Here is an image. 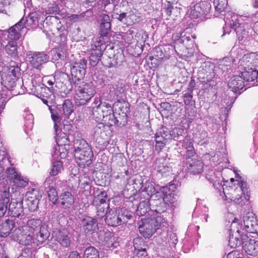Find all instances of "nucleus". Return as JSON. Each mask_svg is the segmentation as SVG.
Segmentation results:
<instances>
[{"label":"nucleus","mask_w":258,"mask_h":258,"mask_svg":"<svg viewBox=\"0 0 258 258\" xmlns=\"http://www.w3.org/2000/svg\"><path fill=\"white\" fill-rule=\"evenodd\" d=\"M92 111V114L94 117L100 120L101 117L103 116V102L100 97H95L90 107Z\"/></svg>","instance_id":"obj_28"},{"label":"nucleus","mask_w":258,"mask_h":258,"mask_svg":"<svg viewBox=\"0 0 258 258\" xmlns=\"http://www.w3.org/2000/svg\"><path fill=\"white\" fill-rule=\"evenodd\" d=\"M184 134V130L182 127H175L170 133V137L175 140H178Z\"/></svg>","instance_id":"obj_60"},{"label":"nucleus","mask_w":258,"mask_h":258,"mask_svg":"<svg viewBox=\"0 0 258 258\" xmlns=\"http://www.w3.org/2000/svg\"><path fill=\"white\" fill-rule=\"evenodd\" d=\"M91 147L88 143L83 139L75 138L74 141V152L87 150V149H91Z\"/></svg>","instance_id":"obj_45"},{"label":"nucleus","mask_w":258,"mask_h":258,"mask_svg":"<svg viewBox=\"0 0 258 258\" xmlns=\"http://www.w3.org/2000/svg\"><path fill=\"white\" fill-rule=\"evenodd\" d=\"M229 88L234 94L243 91V89L246 86L242 77L240 75H234L230 78L228 84Z\"/></svg>","instance_id":"obj_26"},{"label":"nucleus","mask_w":258,"mask_h":258,"mask_svg":"<svg viewBox=\"0 0 258 258\" xmlns=\"http://www.w3.org/2000/svg\"><path fill=\"white\" fill-rule=\"evenodd\" d=\"M26 58L33 68L39 71L49 59L44 51H29L26 53Z\"/></svg>","instance_id":"obj_10"},{"label":"nucleus","mask_w":258,"mask_h":258,"mask_svg":"<svg viewBox=\"0 0 258 258\" xmlns=\"http://www.w3.org/2000/svg\"><path fill=\"white\" fill-rule=\"evenodd\" d=\"M163 9L167 17L172 15L173 17H177L180 14V9L177 7H174L173 4L168 1L166 2V4H165Z\"/></svg>","instance_id":"obj_46"},{"label":"nucleus","mask_w":258,"mask_h":258,"mask_svg":"<svg viewBox=\"0 0 258 258\" xmlns=\"http://www.w3.org/2000/svg\"><path fill=\"white\" fill-rule=\"evenodd\" d=\"M114 105L118 108V110L115 109L117 112L127 114L130 112V103L123 99H118Z\"/></svg>","instance_id":"obj_44"},{"label":"nucleus","mask_w":258,"mask_h":258,"mask_svg":"<svg viewBox=\"0 0 258 258\" xmlns=\"http://www.w3.org/2000/svg\"><path fill=\"white\" fill-rule=\"evenodd\" d=\"M63 114L68 117L73 112V105L72 101L69 99L65 100L61 107Z\"/></svg>","instance_id":"obj_53"},{"label":"nucleus","mask_w":258,"mask_h":258,"mask_svg":"<svg viewBox=\"0 0 258 258\" xmlns=\"http://www.w3.org/2000/svg\"><path fill=\"white\" fill-rule=\"evenodd\" d=\"M11 165L10 161L9 160V156L1 157L0 155V176H3L5 170L7 175H8V170L9 169H15L14 168L9 167Z\"/></svg>","instance_id":"obj_47"},{"label":"nucleus","mask_w":258,"mask_h":258,"mask_svg":"<svg viewBox=\"0 0 258 258\" xmlns=\"http://www.w3.org/2000/svg\"><path fill=\"white\" fill-rule=\"evenodd\" d=\"M24 21V18H23L9 29V35L11 39L17 40L20 38L22 34L21 31L25 27Z\"/></svg>","instance_id":"obj_31"},{"label":"nucleus","mask_w":258,"mask_h":258,"mask_svg":"<svg viewBox=\"0 0 258 258\" xmlns=\"http://www.w3.org/2000/svg\"><path fill=\"white\" fill-rule=\"evenodd\" d=\"M10 187L0 182V218L3 217L8 210L10 202Z\"/></svg>","instance_id":"obj_18"},{"label":"nucleus","mask_w":258,"mask_h":258,"mask_svg":"<svg viewBox=\"0 0 258 258\" xmlns=\"http://www.w3.org/2000/svg\"><path fill=\"white\" fill-rule=\"evenodd\" d=\"M215 68L214 64H206L205 69L198 73V78L201 82L205 84L206 89L213 88L217 84L218 78L216 77Z\"/></svg>","instance_id":"obj_8"},{"label":"nucleus","mask_w":258,"mask_h":258,"mask_svg":"<svg viewBox=\"0 0 258 258\" xmlns=\"http://www.w3.org/2000/svg\"><path fill=\"white\" fill-rule=\"evenodd\" d=\"M258 67V53L252 52L244 54L239 61L240 69L256 70Z\"/></svg>","instance_id":"obj_16"},{"label":"nucleus","mask_w":258,"mask_h":258,"mask_svg":"<svg viewBox=\"0 0 258 258\" xmlns=\"http://www.w3.org/2000/svg\"><path fill=\"white\" fill-rule=\"evenodd\" d=\"M7 180L13 184V186L18 187H24L28 184V179L21 176V174L16 171L15 169H9Z\"/></svg>","instance_id":"obj_20"},{"label":"nucleus","mask_w":258,"mask_h":258,"mask_svg":"<svg viewBox=\"0 0 258 258\" xmlns=\"http://www.w3.org/2000/svg\"><path fill=\"white\" fill-rule=\"evenodd\" d=\"M188 169L194 174H199L203 171V163L200 160L192 161L189 164Z\"/></svg>","instance_id":"obj_51"},{"label":"nucleus","mask_w":258,"mask_h":258,"mask_svg":"<svg viewBox=\"0 0 258 258\" xmlns=\"http://www.w3.org/2000/svg\"><path fill=\"white\" fill-rule=\"evenodd\" d=\"M102 55V52H101L100 50H91L89 56L90 64L93 67L96 66L100 59Z\"/></svg>","instance_id":"obj_54"},{"label":"nucleus","mask_w":258,"mask_h":258,"mask_svg":"<svg viewBox=\"0 0 258 258\" xmlns=\"http://www.w3.org/2000/svg\"><path fill=\"white\" fill-rule=\"evenodd\" d=\"M74 157L79 166L81 168L89 166L93 161V153L92 149L85 151L75 152Z\"/></svg>","instance_id":"obj_19"},{"label":"nucleus","mask_w":258,"mask_h":258,"mask_svg":"<svg viewBox=\"0 0 258 258\" xmlns=\"http://www.w3.org/2000/svg\"><path fill=\"white\" fill-rule=\"evenodd\" d=\"M157 194H160L163 196L166 207H169L172 209L176 208L178 205V197L171 192L169 187L162 186L157 191Z\"/></svg>","instance_id":"obj_17"},{"label":"nucleus","mask_w":258,"mask_h":258,"mask_svg":"<svg viewBox=\"0 0 258 258\" xmlns=\"http://www.w3.org/2000/svg\"><path fill=\"white\" fill-rule=\"evenodd\" d=\"M24 117V131L26 134L32 130L34 124V117L32 114L25 112Z\"/></svg>","instance_id":"obj_49"},{"label":"nucleus","mask_w":258,"mask_h":258,"mask_svg":"<svg viewBox=\"0 0 258 258\" xmlns=\"http://www.w3.org/2000/svg\"><path fill=\"white\" fill-rule=\"evenodd\" d=\"M52 164V165L50 171V175L54 176L63 170V164L61 161L58 160L53 161Z\"/></svg>","instance_id":"obj_55"},{"label":"nucleus","mask_w":258,"mask_h":258,"mask_svg":"<svg viewBox=\"0 0 258 258\" xmlns=\"http://www.w3.org/2000/svg\"><path fill=\"white\" fill-rule=\"evenodd\" d=\"M163 218L161 216H154L150 218L142 219L137 223L140 233L145 238H150L159 229Z\"/></svg>","instance_id":"obj_5"},{"label":"nucleus","mask_w":258,"mask_h":258,"mask_svg":"<svg viewBox=\"0 0 258 258\" xmlns=\"http://www.w3.org/2000/svg\"><path fill=\"white\" fill-rule=\"evenodd\" d=\"M69 232L66 229L61 230H55L52 233L53 237L61 246L68 247L71 244V238L69 236Z\"/></svg>","instance_id":"obj_24"},{"label":"nucleus","mask_w":258,"mask_h":258,"mask_svg":"<svg viewBox=\"0 0 258 258\" xmlns=\"http://www.w3.org/2000/svg\"><path fill=\"white\" fill-rule=\"evenodd\" d=\"M101 21L100 34L102 36H105L111 29L110 18L108 15L103 14Z\"/></svg>","instance_id":"obj_39"},{"label":"nucleus","mask_w":258,"mask_h":258,"mask_svg":"<svg viewBox=\"0 0 258 258\" xmlns=\"http://www.w3.org/2000/svg\"><path fill=\"white\" fill-rule=\"evenodd\" d=\"M110 200L105 191H101L99 194L94 198L92 202V205L94 206L96 210V216L98 218H102L107 215L110 210Z\"/></svg>","instance_id":"obj_9"},{"label":"nucleus","mask_w":258,"mask_h":258,"mask_svg":"<svg viewBox=\"0 0 258 258\" xmlns=\"http://www.w3.org/2000/svg\"><path fill=\"white\" fill-rule=\"evenodd\" d=\"M125 90V85L119 82L116 83L113 87V92L119 98H122L124 96Z\"/></svg>","instance_id":"obj_56"},{"label":"nucleus","mask_w":258,"mask_h":258,"mask_svg":"<svg viewBox=\"0 0 258 258\" xmlns=\"http://www.w3.org/2000/svg\"><path fill=\"white\" fill-rule=\"evenodd\" d=\"M254 22H256V24L258 23V11L252 14L248 13L242 15L234 14L231 16L229 22L231 27H244L245 24H251Z\"/></svg>","instance_id":"obj_12"},{"label":"nucleus","mask_w":258,"mask_h":258,"mask_svg":"<svg viewBox=\"0 0 258 258\" xmlns=\"http://www.w3.org/2000/svg\"><path fill=\"white\" fill-rule=\"evenodd\" d=\"M157 194V191L154 195L152 196L150 200V212L154 213H156L155 217L157 216H161L163 213L167 210V207L164 202L163 197L161 195Z\"/></svg>","instance_id":"obj_14"},{"label":"nucleus","mask_w":258,"mask_h":258,"mask_svg":"<svg viewBox=\"0 0 258 258\" xmlns=\"http://www.w3.org/2000/svg\"><path fill=\"white\" fill-rule=\"evenodd\" d=\"M87 60L82 59L78 62H75L71 67V73L73 86L82 83L86 74Z\"/></svg>","instance_id":"obj_11"},{"label":"nucleus","mask_w":258,"mask_h":258,"mask_svg":"<svg viewBox=\"0 0 258 258\" xmlns=\"http://www.w3.org/2000/svg\"><path fill=\"white\" fill-rule=\"evenodd\" d=\"M64 51L61 48H57L53 50V59H63L65 57Z\"/></svg>","instance_id":"obj_64"},{"label":"nucleus","mask_w":258,"mask_h":258,"mask_svg":"<svg viewBox=\"0 0 258 258\" xmlns=\"http://www.w3.org/2000/svg\"><path fill=\"white\" fill-rule=\"evenodd\" d=\"M133 217V212L125 208H119L116 210L110 209L105 217L106 223L112 227H116L126 223Z\"/></svg>","instance_id":"obj_4"},{"label":"nucleus","mask_w":258,"mask_h":258,"mask_svg":"<svg viewBox=\"0 0 258 258\" xmlns=\"http://www.w3.org/2000/svg\"><path fill=\"white\" fill-rule=\"evenodd\" d=\"M103 105L105 108H103V116H102L101 119L109 124V122L112 118L111 116L113 115L114 112L110 104L103 102Z\"/></svg>","instance_id":"obj_43"},{"label":"nucleus","mask_w":258,"mask_h":258,"mask_svg":"<svg viewBox=\"0 0 258 258\" xmlns=\"http://www.w3.org/2000/svg\"><path fill=\"white\" fill-rule=\"evenodd\" d=\"M57 186L58 190H61L59 195L58 202L60 205L64 209H68L72 207L75 202L74 196L71 192V187L68 185L66 180L58 181Z\"/></svg>","instance_id":"obj_7"},{"label":"nucleus","mask_w":258,"mask_h":258,"mask_svg":"<svg viewBox=\"0 0 258 258\" xmlns=\"http://www.w3.org/2000/svg\"><path fill=\"white\" fill-rule=\"evenodd\" d=\"M93 43L92 44V50H100L101 52H102V49H103V42L99 38H97L93 39Z\"/></svg>","instance_id":"obj_61"},{"label":"nucleus","mask_w":258,"mask_h":258,"mask_svg":"<svg viewBox=\"0 0 258 258\" xmlns=\"http://www.w3.org/2000/svg\"><path fill=\"white\" fill-rule=\"evenodd\" d=\"M237 97V95H235L234 96H228L226 97L224 100H223V103L226 104L227 105V107H226V109L227 110H230L231 108L232 107V104L235 102L236 98Z\"/></svg>","instance_id":"obj_62"},{"label":"nucleus","mask_w":258,"mask_h":258,"mask_svg":"<svg viewBox=\"0 0 258 258\" xmlns=\"http://www.w3.org/2000/svg\"><path fill=\"white\" fill-rule=\"evenodd\" d=\"M81 226L86 234H93L99 230L98 222L96 219L87 216L81 220Z\"/></svg>","instance_id":"obj_22"},{"label":"nucleus","mask_w":258,"mask_h":258,"mask_svg":"<svg viewBox=\"0 0 258 258\" xmlns=\"http://www.w3.org/2000/svg\"><path fill=\"white\" fill-rule=\"evenodd\" d=\"M56 79L57 81V84L61 83L66 85L68 84H72L71 78L68 74L63 72H59L56 74Z\"/></svg>","instance_id":"obj_57"},{"label":"nucleus","mask_w":258,"mask_h":258,"mask_svg":"<svg viewBox=\"0 0 258 258\" xmlns=\"http://www.w3.org/2000/svg\"><path fill=\"white\" fill-rule=\"evenodd\" d=\"M49 109L51 113V119L54 122V130L56 137L61 132L60 128L62 120L61 110L57 107H52V106H49Z\"/></svg>","instance_id":"obj_27"},{"label":"nucleus","mask_w":258,"mask_h":258,"mask_svg":"<svg viewBox=\"0 0 258 258\" xmlns=\"http://www.w3.org/2000/svg\"><path fill=\"white\" fill-rule=\"evenodd\" d=\"M15 221L12 218L6 220L0 224V237H6L14 228Z\"/></svg>","instance_id":"obj_35"},{"label":"nucleus","mask_w":258,"mask_h":258,"mask_svg":"<svg viewBox=\"0 0 258 258\" xmlns=\"http://www.w3.org/2000/svg\"><path fill=\"white\" fill-rule=\"evenodd\" d=\"M111 117H112L111 119L108 124L109 126H122L127 123V114L115 112L113 115L111 116Z\"/></svg>","instance_id":"obj_33"},{"label":"nucleus","mask_w":258,"mask_h":258,"mask_svg":"<svg viewBox=\"0 0 258 258\" xmlns=\"http://www.w3.org/2000/svg\"><path fill=\"white\" fill-rule=\"evenodd\" d=\"M227 0H214L215 11L218 14L224 12L227 6Z\"/></svg>","instance_id":"obj_58"},{"label":"nucleus","mask_w":258,"mask_h":258,"mask_svg":"<svg viewBox=\"0 0 258 258\" xmlns=\"http://www.w3.org/2000/svg\"><path fill=\"white\" fill-rule=\"evenodd\" d=\"M99 257L98 250L93 246H89L84 250L83 258H99Z\"/></svg>","instance_id":"obj_52"},{"label":"nucleus","mask_w":258,"mask_h":258,"mask_svg":"<svg viewBox=\"0 0 258 258\" xmlns=\"http://www.w3.org/2000/svg\"><path fill=\"white\" fill-rule=\"evenodd\" d=\"M8 212L9 214L11 215L13 219L15 222H17L19 225H21V223L22 221L23 217L24 214L23 208L22 203L21 202H13L9 204Z\"/></svg>","instance_id":"obj_21"},{"label":"nucleus","mask_w":258,"mask_h":258,"mask_svg":"<svg viewBox=\"0 0 258 258\" xmlns=\"http://www.w3.org/2000/svg\"><path fill=\"white\" fill-rule=\"evenodd\" d=\"M31 84L32 88H31V91L33 95L40 91H45L46 90L49 89V87L44 86L41 82L38 83L37 80L35 79L32 78Z\"/></svg>","instance_id":"obj_50"},{"label":"nucleus","mask_w":258,"mask_h":258,"mask_svg":"<svg viewBox=\"0 0 258 258\" xmlns=\"http://www.w3.org/2000/svg\"><path fill=\"white\" fill-rule=\"evenodd\" d=\"M235 31L239 42L243 44L248 41L251 37L252 32L256 33V32L252 29H245L243 26H235V27H231Z\"/></svg>","instance_id":"obj_25"},{"label":"nucleus","mask_w":258,"mask_h":258,"mask_svg":"<svg viewBox=\"0 0 258 258\" xmlns=\"http://www.w3.org/2000/svg\"><path fill=\"white\" fill-rule=\"evenodd\" d=\"M51 181V180L50 178H47L46 179L44 182V184L45 186L47 185V186L45 187V190L47 193L48 198L49 201L51 202L53 205H57L59 204V196L58 195L57 191L55 188L53 186L50 185V182Z\"/></svg>","instance_id":"obj_29"},{"label":"nucleus","mask_w":258,"mask_h":258,"mask_svg":"<svg viewBox=\"0 0 258 258\" xmlns=\"http://www.w3.org/2000/svg\"><path fill=\"white\" fill-rule=\"evenodd\" d=\"M2 83L3 85L9 90L12 89L16 87L17 82H23L20 78L11 77L10 75H4L2 76Z\"/></svg>","instance_id":"obj_38"},{"label":"nucleus","mask_w":258,"mask_h":258,"mask_svg":"<svg viewBox=\"0 0 258 258\" xmlns=\"http://www.w3.org/2000/svg\"><path fill=\"white\" fill-rule=\"evenodd\" d=\"M243 71L241 73V76L245 82H251L257 80L258 71L254 69L248 70V69H241Z\"/></svg>","instance_id":"obj_40"},{"label":"nucleus","mask_w":258,"mask_h":258,"mask_svg":"<svg viewBox=\"0 0 258 258\" xmlns=\"http://www.w3.org/2000/svg\"><path fill=\"white\" fill-rule=\"evenodd\" d=\"M74 101L77 106L87 105L96 93V87L92 82H83L74 86Z\"/></svg>","instance_id":"obj_3"},{"label":"nucleus","mask_w":258,"mask_h":258,"mask_svg":"<svg viewBox=\"0 0 258 258\" xmlns=\"http://www.w3.org/2000/svg\"><path fill=\"white\" fill-rule=\"evenodd\" d=\"M235 221L241 225L242 229L241 230L240 235H245V232H247L249 233L256 234L258 235V223L253 216L250 217V216L246 215L243 217L244 227L236 218L234 219L232 223Z\"/></svg>","instance_id":"obj_15"},{"label":"nucleus","mask_w":258,"mask_h":258,"mask_svg":"<svg viewBox=\"0 0 258 258\" xmlns=\"http://www.w3.org/2000/svg\"><path fill=\"white\" fill-rule=\"evenodd\" d=\"M133 244L135 251L141 250L142 249H144L146 248L147 247V245L144 242V239L140 237H137L135 238L133 240Z\"/></svg>","instance_id":"obj_59"},{"label":"nucleus","mask_w":258,"mask_h":258,"mask_svg":"<svg viewBox=\"0 0 258 258\" xmlns=\"http://www.w3.org/2000/svg\"><path fill=\"white\" fill-rule=\"evenodd\" d=\"M59 11V8L56 3L51 4L46 10V12L48 14H58Z\"/></svg>","instance_id":"obj_63"},{"label":"nucleus","mask_w":258,"mask_h":258,"mask_svg":"<svg viewBox=\"0 0 258 258\" xmlns=\"http://www.w3.org/2000/svg\"><path fill=\"white\" fill-rule=\"evenodd\" d=\"M238 181V186L234 189L231 188L233 190V193L229 194L225 191L223 187V192L225 197V200H230L233 201L236 204H239L243 201L242 196L244 199L247 201L250 197V190L249 187L246 182L240 180Z\"/></svg>","instance_id":"obj_6"},{"label":"nucleus","mask_w":258,"mask_h":258,"mask_svg":"<svg viewBox=\"0 0 258 258\" xmlns=\"http://www.w3.org/2000/svg\"><path fill=\"white\" fill-rule=\"evenodd\" d=\"M99 239L103 241L104 245L107 248H115L118 245V243L115 241V238L110 232H104L103 237L101 236L100 233Z\"/></svg>","instance_id":"obj_37"},{"label":"nucleus","mask_w":258,"mask_h":258,"mask_svg":"<svg viewBox=\"0 0 258 258\" xmlns=\"http://www.w3.org/2000/svg\"><path fill=\"white\" fill-rule=\"evenodd\" d=\"M49 235L47 226L41 220H27L24 217L21 225L14 230L11 237L20 244L35 247L45 241Z\"/></svg>","instance_id":"obj_1"},{"label":"nucleus","mask_w":258,"mask_h":258,"mask_svg":"<svg viewBox=\"0 0 258 258\" xmlns=\"http://www.w3.org/2000/svg\"><path fill=\"white\" fill-rule=\"evenodd\" d=\"M168 223L164 219H163L161 224L159 225V229L156 231L157 234H159V235L157 237V241L158 243L162 244L163 242H166L168 240Z\"/></svg>","instance_id":"obj_32"},{"label":"nucleus","mask_w":258,"mask_h":258,"mask_svg":"<svg viewBox=\"0 0 258 258\" xmlns=\"http://www.w3.org/2000/svg\"><path fill=\"white\" fill-rule=\"evenodd\" d=\"M241 229V225L237 222L231 224L229 230V245L234 248L242 244L247 255L258 257V241L249 238L247 235H240Z\"/></svg>","instance_id":"obj_2"},{"label":"nucleus","mask_w":258,"mask_h":258,"mask_svg":"<svg viewBox=\"0 0 258 258\" xmlns=\"http://www.w3.org/2000/svg\"><path fill=\"white\" fill-rule=\"evenodd\" d=\"M211 5L207 1L197 3L191 8L190 15L193 18L201 17L207 16L210 12Z\"/></svg>","instance_id":"obj_23"},{"label":"nucleus","mask_w":258,"mask_h":258,"mask_svg":"<svg viewBox=\"0 0 258 258\" xmlns=\"http://www.w3.org/2000/svg\"><path fill=\"white\" fill-rule=\"evenodd\" d=\"M37 193V190L32 188L31 190L27 191L25 195L27 204L32 211L35 210L38 207L39 200L36 197Z\"/></svg>","instance_id":"obj_30"},{"label":"nucleus","mask_w":258,"mask_h":258,"mask_svg":"<svg viewBox=\"0 0 258 258\" xmlns=\"http://www.w3.org/2000/svg\"><path fill=\"white\" fill-rule=\"evenodd\" d=\"M6 53L13 58L18 56L17 43L14 40L9 41L5 47Z\"/></svg>","instance_id":"obj_41"},{"label":"nucleus","mask_w":258,"mask_h":258,"mask_svg":"<svg viewBox=\"0 0 258 258\" xmlns=\"http://www.w3.org/2000/svg\"><path fill=\"white\" fill-rule=\"evenodd\" d=\"M140 180L136 179L135 184L137 185V181L139 182L140 186L138 187L144 198H152V196L154 195L156 191H158L155 187V183L152 181L147 179L146 178H140Z\"/></svg>","instance_id":"obj_13"},{"label":"nucleus","mask_w":258,"mask_h":258,"mask_svg":"<svg viewBox=\"0 0 258 258\" xmlns=\"http://www.w3.org/2000/svg\"><path fill=\"white\" fill-rule=\"evenodd\" d=\"M145 199L140 202L137 207L136 214L138 216H144L150 210V200L148 198Z\"/></svg>","instance_id":"obj_42"},{"label":"nucleus","mask_w":258,"mask_h":258,"mask_svg":"<svg viewBox=\"0 0 258 258\" xmlns=\"http://www.w3.org/2000/svg\"><path fill=\"white\" fill-rule=\"evenodd\" d=\"M234 61L235 59L230 56L220 59L218 62V69L221 71L222 74L227 73L233 67Z\"/></svg>","instance_id":"obj_34"},{"label":"nucleus","mask_w":258,"mask_h":258,"mask_svg":"<svg viewBox=\"0 0 258 258\" xmlns=\"http://www.w3.org/2000/svg\"><path fill=\"white\" fill-rule=\"evenodd\" d=\"M5 75L20 78L21 76L20 66L18 63L16 64L15 62H11L9 67L7 73Z\"/></svg>","instance_id":"obj_48"},{"label":"nucleus","mask_w":258,"mask_h":258,"mask_svg":"<svg viewBox=\"0 0 258 258\" xmlns=\"http://www.w3.org/2000/svg\"><path fill=\"white\" fill-rule=\"evenodd\" d=\"M153 168L162 175L171 170V167L167 165L166 160L163 158L156 159L154 163Z\"/></svg>","instance_id":"obj_36"}]
</instances>
